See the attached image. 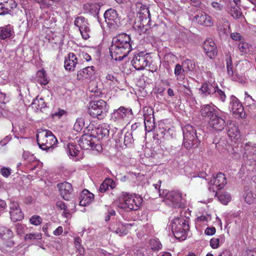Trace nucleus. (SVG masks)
Returning a JSON list of instances; mask_svg holds the SVG:
<instances>
[{
    "mask_svg": "<svg viewBox=\"0 0 256 256\" xmlns=\"http://www.w3.org/2000/svg\"><path fill=\"white\" fill-rule=\"evenodd\" d=\"M132 42L130 36L125 33L119 34L113 38L110 48L112 58L115 60H122L132 50Z\"/></svg>",
    "mask_w": 256,
    "mask_h": 256,
    "instance_id": "f257e3e1",
    "label": "nucleus"
},
{
    "mask_svg": "<svg viewBox=\"0 0 256 256\" xmlns=\"http://www.w3.org/2000/svg\"><path fill=\"white\" fill-rule=\"evenodd\" d=\"M142 202V198L136 194L122 192L117 202L118 207L130 210H138Z\"/></svg>",
    "mask_w": 256,
    "mask_h": 256,
    "instance_id": "f03ea898",
    "label": "nucleus"
},
{
    "mask_svg": "<svg viewBox=\"0 0 256 256\" xmlns=\"http://www.w3.org/2000/svg\"><path fill=\"white\" fill-rule=\"evenodd\" d=\"M39 148L43 150H52L58 143V140L52 132L48 130L39 132L36 134Z\"/></svg>",
    "mask_w": 256,
    "mask_h": 256,
    "instance_id": "7ed1b4c3",
    "label": "nucleus"
},
{
    "mask_svg": "<svg viewBox=\"0 0 256 256\" xmlns=\"http://www.w3.org/2000/svg\"><path fill=\"white\" fill-rule=\"evenodd\" d=\"M169 226L176 238L180 240L186 239L189 228L188 222L186 219L182 218H175L171 222Z\"/></svg>",
    "mask_w": 256,
    "mask_h": 256,
    "instance_id": "20e7f679",
    "label": "nucleus"
},
{
    "mask_svg": "<svg viewBox=\"0 0 256 256\" xmlns=\"http://www.w3.org/2000/svg\"><path fill=\"white\" fill-rule=\"evenodd\" d=\"M109 106L102 100H92L89 103L88 112L90 116L98 119L103 118L108 112Z\"/></svg>",
    "mask_w": 256,
    "mask_h": 256,
    "instance_id": "39448f33",
    "label": "nucleus"
},
{
    "mask_svg": "<svg viewBox=\"0 0 256 256\" xmlns=\"http://www.w3.org/2000/svg\"><path fill=\"white\" fill-rule=\"evenodd\" d=\"M184 147L189 150L192 148H196L200 144L198 139L196 131L190 125H186L183 128Z\"/></svg>",
    "mask_w": 256,
    "mask_h": 256,
    "instance_id": "423d86ee",
    "label": "nucleus"
},
{
    "mask_svg": "<svg viewBox=\"0 0 256 256\" xmlns=\"http://www.w3.org/2000/svg\"><path fill=\"white\" fill-rule=\"evenodd\" d=\"M185 196L179 190L168 192L164 196V202L172 208H180L184 203Z\"/></svg>",
    "mask_w": 256,
    "mask_h": 256,
    "instance_id": "0eeeda50",
    "label": "nucleus"
},
{
    "mask_svg": "<svg viewBox=\"0 0 256 256\" xmlns=\"http://www.w3.org/2000/svg\"><path fill=\"white\" fill-rule=\"evenodd\" d=\"M132 111L130 108L120 106L114 110L111 114V120L117 124L122 125L125 121L132 116Z\"/></svg>",
    "mask_w": 256,
    "mask_h": 256,
    "instance_id": "6e6552de",
    "label": "nucleus"
},
{
    "mask_svg": "<svg viewBox=\"0 0 256 256\" xmlns=\"http://www.w3.org/2000/svg\"><path fill=\"white\" fill-rule=\"evenodd\" d=\"M227 114L221 110L218 111L210 118L208 124L213 130L217 131L222 130L226 126V120Z\"/></svg>",
    "mask_w": 256,
    "mask_h": 256,
    "instance_id": "1a4fd4ad",
    "label": "nucleus"
},
{
    "mask_svg": "<svg viewBox=\"0 0 256 256\" xmlns=\"http://www.w3.org/2000/svg\"><path fill=\"white\" fill-rule=\"evenodd\" d=\"M200 90L206 96L214 94L222 102L226 100V96L224 92L219 89L215 84L204 82L202 84Z\"/></svg>",
    "mask_w": 256,
    "mask_h": 256,
    "instance_id": "9d476101",
    "label": "nucleus"
},
{
    "mask_svg": "<svg viewBox=\"0 0 256 256\" xmlns=\"http://www.w3.org/2000/svg\"><path fill=\"white\" fill-rule=\"evenodd\" d=\"M226 184L225 175L222 172L213 174V178L210 183L209 190L214 192L222 189Z\"/></svg>",
    "mask_w": 256,
    "mask_h": 256,
    "instance_id": "9b49d317",
    "label": "nucleus"
},
{
    "mask_svg": "<svg viewBox=\"0 0 256 256\" xmlns=\"http://www.w3.org/2000/svg\"><path fill=\"white\" fill-rule=\"evenodd\" d=\"M148 58V54H145L144 52L135 54L132 60V64L136 70H142L150 63Z\"/></svg>",
    "mask_w": 256,
    "mask_h": 256,
    "instance_id": "f8f14e48",
    "label": "nucleus"
},
{
    "mask_svg": "<svg viewBox=\"0 0 256 256\" xmlns=\"http://www.w3.org/2000/svg\"><path fill=\"white\" fill-rule=\"evenodd\" d=\"M244 158L248 164L252 165L256 162V144H246L244 148Z\"/></svg>",
    "mask_w": 256,
    "mask_h": 256,
    "instance_id": "ddd939ff",
    "label": "nucleus"
},
{
    "mask_svg": "<svg viewBox=\"0 0 256 256\" xmlns=\"http://www.w3.org/2000/svg\"><path fill=\"white\" fill-rule=\"evenodd\" d=\"M74 24L78 28L82 38L84 40L88 39L90 36V30L87 20L83 16H79L76 18Z\"/></svg>",
    "mask_w": 256,
    "mask_h": 256,
    "instance_id": "4468645a",
    "label": "nucleus"
},
{
    "mask_svg": "<svg viewBox=\"0 0 256 256\" xmlns=\"http://www.w3.org/2000/svg\"><path fill=\"white\" fill-rule=\"evenodd\" d=\"M193 20L198 24L206 27H211L214 25L212 18L203 11H197L194 16Z\"/></svg>",
    "mask_w": 256,
    "mask_h": 256,
    "instance_id": "2eb2a0df",
    "label": "nucleus"
},
{
    "mask_svg": "<svg viewBox=\"0 0 256 256\" xmlns=\"http://www.w3.org/2000/svg\"><path fill=\"white\" fill-rule=\"evenodd\" d=\"M154 110L151 108H145L144 110L145 130L147 132H150L154 130Z\"/></svg>",
    "mask_w": 256,
    "mask_h": 256,
    "instance_id": "dca6fc26",
    "label": "nucleus"
},
{
    "mask_svg": "<svg viewBox=\"0 0 256 256\" xmlns=\"http://www.w3.org/2000/svg\"><path fill=\"white\" fill-rule=\"evenodd\" d=\"M94 138L91 134L83 135L79 140V146L84 150L94 149L96 147L101 148L100 146L95 144Z\"/></svg>",
    "mask_w": 256,
    "mask_h": 256,
    "instance_id": "f3484780",
    "label": "nucleus"
},
{
    "mask_svg": "<svg viewBox=\"0 0 256 256\" xmlns=\"http://www.w3.org/2000/svg\"><path fill=\"white\" fill-rule=\"evenodd\" d=\"M231 110L236 116L240 118H243L245 116L244 108L239 100L234 96H230V103Z\"/></svg>",
    "mask_w": 256,
    "mask_h": 256,
    "instance_id": "a211bd4d",
    "label": "nucleus"
},
{
    "mask_svg": "<svg viewBox=\"0 0 256 256\" xmlns=\"http://www.w3.org/2000/svg\"><path fill=\"white\" fill-rule=\"evenodd\" d=\"M110 126L107 124H102L92 130L91 134L94 138L102 139L110 134Z\"/></svg>",
    "mask_w": 256,
    "mask_h": 256,
    "instance_id": "6ab92c4d",
    "label": "nucleus"
},
{
    "mask_svg": "<svg viewBox=\"0 0 256 256\" xmlns=\"http://www.w3.org/2000/svg\"><path fill=\"white\" fill-rule=\"evenodd\" d=\"M22 158L26 161L24 164L32 170H35L38 166H40V168L42 166V164L40 163L33 154H30L28 152L23 153Z\"/></svg>",
    "mask_w": 256,
    "mask_h": 256,
    "instance_id": "aec40b11",
    "label": "nucleus"
},
{
    "mask_svg": "<svg viewBox=\"0 0 256 256\" xmlns=\"http://www.w3.org/2000/svg\"><path fill=\"white\" fill-rule=\"evenodd\" d=\"M204 50L208 56L213 58L217 54V48L213 40L211 38L206 39L204 42Z\"/></svg>",
    "mask_w": 256,
    "mask_h": 256,
    "instance_id": "412c9836",
    "label": "nucleus"
},
{
    "mask_svg": "<svg viewBox=\"0 0 256 256\" xmlns=\"http://www.w3.org/2000/svg\"><path fill=\"white\" fill-rule=\"evenodd\" d=\"M60 194L65 200H68L71 196L72 192V186L67 182H64L58 184Z\"/></svg>",
    "mask_w": 256,
    "mask_h": 256,
    "instance_id": "4be33fe9",
    "label": "nucleus"
},
{
    "mask_svg": "<svg viewBox=\"0 0 256 256\" xmlns=\"http://www.w3.org/2000/svg\"><path fill=\"white\" fill-rule=\"evenodd\" d=\"M14 27L11 24H7L0 27V40L11 39L14 36Z\"/></svg>",
    "mask_w": 256,
    "mask_h": 256,
    "instance_id": "5701e85b",
    "label": "nucleus"
},
{
    "mask_svg": "<svg viewBox=\"0 0 256 256\" xmlns=\"http://www.w3.org/2000/svg\"><path fill=\"white\" fill-rule=\"evenodd\" d=\"M78 64V58L74 53L70 52L64 60V68L68 71H74Z\"/></svg>",
    "mask_w": 256,
    "mask_h": 256,
    "instance_id": "b1692460",
    "label": "nucleus"
},
{
    "mask_svg": "<svg viewBox=\"0 0 256 256\" xmlns=\"http://www.w3.org/2000/svg\"><path fill=\"white\" fill-rule=\"evenodd\" d=\"M226 64L228 74L230 76L232 80L242 82L240 76L232 70V60L230 56H226Z\"/></svg>",
    "mask_w": 256,
    "mask_h": 256,
    "instance_id": "393cba45",
    "label": "nucleus"
},
{
    "mask_svg": "<svg viewBox=\"0 0 256 256\" xmlns=\"http://www.w3.org/2000/svg\"><path fill=\"white\" fill-rule=\"evenodd\" d=\"M94 195L87 190H83L80 196V205L86 206L89 205L94 200Z\"/></svg>",
    "mask_w": 256,
    "mask_h": 256,
    "instance_id": "a878e982",
    "label": "nucleus"
},
{
    "mask_svg": "<svg viewBox=\"0 0 256 256\" xmlns=\"http://www.w3.org/2000/svg\"><path fill=\"white\" fill-rule=\"evenodd\" d=\"M94 66H87L78 72L77 78L78 80H89L94 74Z\"/></svg>",
    "mask_w": 256,
    "mask_h": 256,
    "instance_id": "bb28decb",
    "label": "nucleus"
},
{
    "mask_svg": "<svg viewBox=\"0 0 256 256\" xmlns=\"http://www.w3.org/2000/svg\"><path fill=\"white\" fill-rule=\"evenodd\" d=\"M218 112V110L215 106L212 104H208L202 106L200 113L202 116L208 117L210 119Z\"/></svg>",
    "mask_w": 256,
    "mask_h": 256,
    "instance_id": "cd10ccee",
    "label": "nucleus"
},
{
    "mask_svg": "<svg viewBox=\"0 0 256 256\" xmlns=\"http://www.w3.org/2000/svg\"><path fill=\"white\" fill-rule=\"evenodd\" d=\"M131 225L128 224H124L118 222L115 226L112 225L110 228L112 231L118 234L120 236L126 235L128 232V228Z\"/></svg>",
    "mask_w": 256,
    "mask_h": 256,
    "instance_id": "c85d7f7f",
    "label": "nucleus"
},
{
    "mask_svg": "<svg viewBox=\"0 0 256 256\" xmlns=\"http://www.w3.org/2000/svg\"><path fill=\"white\" fill-rule=\"evenodd\" d=\"M106 22L108 24H113L116 23L118 20L117 12L114 10L110 8L106 11L104 14Z\"/></svg>",
    "mask_w": 256,
    "mask_h": 256,
    "instance_id": "c756f323",
    "label": "nucleus"
},
{
    "mask_svg": "<svg viewBox=\"0 0 256 256\" xmlns=\"http://www.w3.org/2000/svg\"><path fill=\"white\" fill-rule=\"evenodd\" d=\"M100 5L97 3H87L84 5L83 8L86 13H89L94 16H98L100 10Z\"/></svg>",
    "mask_w": 256,
    "mask_h": 256,
    "instance_id": "7c9ffc66",
    "label": "nucleus"
},
{
    "mask_svg": "<svg viewBox=\"0 0 256 256\" xmlns=\"http://www.w3.org/2000/svg\"><path fill=\"white\" fill-rule=\"evenodd\" d=\"M228 130V134L232 140H238L240 137L238 128L234 124L230 123Z\"/></svg>",
    "mask_w": 256,
    "mask_h": 256,
    "instance_id": "2f4dec72",
    "label": "nucleus"
},
{
    "mask_svg": "<svg viewBox=\"0 0 256 256\" xmlns=\"http://www.w3.org/2000/svg\"><path fill=\"white\" fill-rule=\"evenodd\" d=\"M242 196L245 202L248 204L256 202V192H252L250 189L245 188Z\"/></svg>",
    "mask_w": 256,
    "mask_h": 256,
    "instance_id": "473e14b6",
    "label": "nucleus"
},
{
    "mask_svg": "<svg viewBox=\"0 0 256 256\" xmlns=\"http://www.w3.org/2000/svg\"><path fill=\"white\" fill-rule=\"evenodd\" d=\"M116 183L114 180L110 178H106L100 186L98 190L100 192H104L109 188L113 189L116 186Z\"/></svg>",
    "mask_w": 256,
    "mask_h": 256,
    "instance_id": "72a5a7b5",
    "label": "nucleus"
},
{
    "mask_svg": "<svg viewBox=\"0 0 256 256\" xmlns=\"http://www.w3.org/2000/svg\"><path fill=\"white\" fill-rule=\"evenodd\" d=\"M120 76L115 72H110L106 74V82L112 86H117L119 83Z\"/></svg>",
    "mask_w": 256,
    "mask_h": 256,
    "instance_id": "f704fd0d",
    "label": "nucleus"
},
{
    "mask_svg": "<svg viewBox=\"0 0 256 256\" xmlns=\"http://www.w3.org/2000/svg\"><path fill=\"white\" fill-rule=\"evenodd\" d=\"M244 104L252 110L256 111V100L247 92H244Z\"/></svg>",
    "mask_w": 256,
    "mask_h": 256,
    "instance_id": "c9c22d12",
    "label": "nucleus"
},
{
    "mask_svg": "<svg viewBox=\"0 0 256 256\" xmlns=\"http://www.w3.org/2000/svg\"><path fill=\"white\" fill-rule=\"evenodd\" d=\"M36 78L38 82L41 85H46L49 82L46 72L44 70H40L37 72Z\"/></svg>",
    "mask_w": 256,
    "mask_h": 256,
    "instance_id": "e433bc0d",
    "label": "nucleus"
},
{
    "mask_svg": "<svg viewBox=\"0 0 256 256\" xmlns=\"http://www.w3.org/2000/svg\"><path fill=\"white\" fill-rule=\"evenodd\" d=\"M184 72V70L182 66L178 64L175 66L174 74L178 80L182 81L184 79L185 76Z\"/></svg>",
    "mask_w": 256,
    "mask_h": 256,
    "instance_id": "4c0bfd02",
    "label": "nucleus"
},
{
    "mask_svg": "<svg viewBox=\"0 0 256 256\" xmlns=\"http://www.w3.org/2000/svg\"><path fill=\"white\" fill-rule=\"evenodd\" d=\"M32 106L33 108L36 110H42L46 106V104L43 98L38 96L33 100Z\"/></svg>",
    "mask_w": 256,
    "mask_h": 256,
    "instance_id": "58836bf2",
    "label": "nucleus"
},
{
    "mask_svg": "<svg viewBox=\"0 0 256 256\" xmlns=\"http://www.w3.org/2000/svg\"><path fill=\"white\" fill-rule=\"evenodd\" d=\"M110 132H112V138L116 144H120L122 142V132L121 130L114 128V130H112Z\"/></svg>",
    "mask_w": 256,
    "mask_h": 256,
    "instance_id": "ea45409f",
    "label": "nucleus"
},
{
    "mask_svg": "<svg viewBox=\"0 0 256 256\" xmlns=\"http://www.w3.org/2000/svg\"><path fill=\"white\" fill-rule=\"evenodd\" d=\"M238 48L240 52L244 54L249 52L252 49V45L246 42L244 39L240 42Z\"/></svg>",
    "mask_w": 256,
    "mask_h": 256,
    "instance_id": "a19ab883",
    "label": "nucleus"
},
{
    "mask_svg": "<svg viewBox=\"0 0 256 256\" xmlns=\"http://www.w3.org/2000/svg\"><path fill=\"white\" fill-rule=\"evenodd\" d=\"M67 152L72 156H76L79 153V148L73 143H69L66 148Z\"/></svg>",
    "mask_w": 256,
    "mask_h": 256,
    "instance_id": "79ce46f5",
    "label": "nucleus"
},
{
    "mask_svg": "<svg viewBox=\"0 0 256 256\" xmlns=\"http://www.w3.org/2000/svg\"><path fill=\"white\" fill-rule=\"evenodd\" d=\"M10 218L14 222L20 221L23 218L24 215L20 208L14 211H10Z\"/></svg>",
    "mask_w": 256,
    "mask_h": 256,
    "instance_id": "37998d69",
    "label": "nucleus"
},
{
    "mask_svg": "<svg viewBox=\"0 0 256 256\" xmlns=\"http://www.w3.org/2000/svg\"><path fill=\"white\" fill-rule=\"evenodd\" d=\"M212 220V216L208 214H202L196 218L197 224L207 225Z\"/></svg>",
    "mask_w": 256,
    "mask_h": 256,
    "instance_id": "c03bdc74",
    "label": "nucleus"
},
{
    "mask_svg": "<svg viewBox=\"0 0 256 256\" xmlns=\"http://www.w3.org/2000/svg\"><path fill=\"white\" fill-rule=\"evenodd\" d=\"M183 68L188 71H192L195 67V62L194 60L190 59H186L182 62Z\"/></svg>",
    "mask_w": 256,
    "mask_h": 256,
    "instance_id": "a18cd8bd",
    "label": "nucleus"
},
{
    "mask_svg": "<svg viewBox=\"0 0 256 256\" xmlns=\"http://www.w3.org/2000/svg\"><path fill=\"white\" fill-rule=\"evenodd\" d=\"M13 236L10 230L5 227L0 228V236L4 239L11 238Z\"/></svg>",
    "mask_w": 256,
    "mask_h": 256,
    "instance_id": "49530a36",
    "label": "nucleus"
},
{
    "mask_svg": "<svg viewBox=\"0 0 256 256\" xmlns=\"http://www.w3.org/2000/svg\"><path fill=\"white\" fill-rule=\"evenodd\" d=\"M166 128H164V124L163 122H160L158 124V127L156 128V133L158 136L161 138H164L166 135Z\"/></svg>",
    "mask_w": 256,
    "mask_h": 256,
    "instance_id": "de8ad7c7",
    "label": "nucleus"
},
{
    "mask_svg": "<svg viewBox=\"0 0 256 256\" xmlns=\"http://www.w3.org/2000/svg\"><path fill=\"white\" fill-rule=\"evenodd\" d=\"M180 89L182 92L188 98H191L192 96V93L190 88L187 83L186 84H183L180 86Z\"/></svg>",
    "mask_w": 256,
    "mask_h": 256,
    "instance_id": "09e8293b",
    "label": "nucleus"
},
{
    "mask_svg": "<svg viewBox=\"0 0 256 256\" xmlns=\"http://www.w3.org/2000/svg\"><path fill=\"white\" fill-rule=\"evenodd\" d=\"M230 14L235 19L240 18L242 16V13L239 6L232 7L230 10Z\"/></svg>",
    "mask_w": 256,
    "mask_h": 256,
    "instance_id": "8fccbe9b",
    "label": "nucleus"
},
{
    "mask_svg": "<svg viewBox=\"0 0 256 256\" xmlns=\"http://www.w3.org/2000/svg\"><path fill=\"white\" fill-rule=\"evenodd\" d=\"M5 10L8 11V14H10L12 10L16 8L17 4L14 0H8L5 2L3 3Z\"/></svg>",
    "mask_w": 256,
    "mask_h": 256,
    "instance_id": "3c124183",
    "label": "nucleus"
},
{
    "mask_svg": "<svg viewBox=\"0 0 256 256\" xmlns=\"http://www.w3.org/2000/svg\"><path fill=\"white\" fill-rule=\"evenodd\" d=\"M122 141L126 146H130L134 141L132 132H126Z\"/></svg>",
    "mask_w": 256,
    "mask_h": 256,
    "instance_id": "603ef678",
    "label": "nucleus"
},
{
    "mask_svg": "<svg viewBox=\"0 0 256 256\" xmlns=\"http://www.w3.org/2000/svg\"><path fill=\"white\" fill-rule=\"evenodd\" d=\"M84 126V120L82 118H78L76 119L74 126V129L76 132H80Z\"/></svg>",
    "mask_w": 256,
    "mask_h": 256,
    "instance_id": "864d4df0",
    "label": "nucleus"
},
{
    "mask_svg": "<svg viewBox=\"0 0 256 256\" xmlns=\"http://www.w3.org/2000/svg\"><path fill=\"white\" fill-rule=\"evenodd\" d=\"M150 246L153 250H158L162 248V244L157 238H153L150 240Z\"/></svg>",
    "mask_w": 256,
    "mask_h": 256,
    "instance_id": "5fc2aeb1",
    "label": "nucleus"
},
{
    "mask_svg": "<svg viewBox=\"0 0 256 256\" xmlns=\"http://www.w3.org/2000/svg\"><path fill=\"white\" fill-rule=\"evenodd\" d=\"M219 200L224 204H226L231 200L230 195L228 192H224L218 196Z\"/></svg>",
    "mask_w": 256,
    "mask_h": 256,
    "instance_id": "6e6d98bb",
    "label": "nucleus"
},
{
    "mask_svg": "<svg viewBox=\"0 0 256 256\" xmlns=\"http://www.w3.org/2000/svg\"><path fill=\"white\" fill-rule=\"evenodd\" d=\"M29 221L30 224L36 226H38L42 223V220L40 216L34 215L30 218Z\"/></svg>",
    "mask_w": 256,
    "mask_h": 256,
    "instance_id": "4d7b16f0",
    "label": "nucleus"
},
{
    "mask_svg": "<svg viewBox=\"0 0 256 256\" xmlns=\"http://www.w3.org/2000/svg\"><path fill=\"white\" fill-rule=\"evenodd\" d=\"M224 240L222 236H220V238H214L210 240V245L212 248H216L219 246L220 242H222Z\"/></svg>",
    "mask_w": 256,
    "mask_h": 256,
    "instance_id": "13d9d810",
    "label": "nucleus"
},
{
    "mask_svg": "<svg viewBox=\"0 0 256 256\" xmlns=\"http://www.w3.org/2000/svg\"><path fill=\"white\" fill-rule=\"evenodd\" d=\"M74 243L76 250L79 252V253L80 254H82L84 252V249L81 246V239L80 237H76L74 238Z\"/></svg>",
    "mask_w": 256,
    "mask_h": 256,
    "instance_id": "bf43d9fd",
    "label": "nucleus"
},
{
    "mask_svg": "<svg viewBox=\"0 0 256 256\" xmlns=\"http://www.w3.org/2000/svg\"><path fill=\"white\" fill-rule=\"evenodd\" d=\"M42 234L39 232L28 234L26 235L25 240H40L42 238Z\"/></svg>",
    "mask_w": 256,
    "mask_h": 256,
    "instance_id": "052dcab7",
    "label": "nucleus"
},
{
    "mask_svg": "<svg viewBox=\"0 0 256 256\" xmlns=\"http://www.w3.org/2000/svg\"><path fill=\"white\" fill-rule=\"evenodd\" d=\"M88 89L90 92L94 93L96 96H98L101 94L100 89L97 88L94 82L89 86Z\"/></svg>",
    "mask_w": 256,
    "mask_h": 256,
    "instance_id": "680f3d73",
    "label": "nucleus"
},
{
    "mask_svg": "<svg viewBox=\"0 0 256 256\" xmlns=\"http://www.w3.org/2000/svg\"><path fill=\"white\" fill-rule=\"evenodd\" d=\"M0 174L4 178H8L12 174V170L8 167H2L0 170Z\"/></svg>",
    "mask_w": 256,
    "mask_h": 256,
    "instance_id": "e2e57ef3",
    "label": "nucleus"
},
{
    "mask_svg": "<svg viewBox=\"0 0 256 256\" xmlns=\"http://www.w3.org/2000/svg\"><path fill=\"white\" fill-rule=\"evenodd\" d=\"M16 232L18 234H22L25 232L26 229V226L21 224H18L16 225Z\"/></svg>",
    "mask_w": 256,
    "mask_h": 256,
    "instance_id": "0e129e2a",
    "label": "nucleus"
},
{
    "mask_svg": "<svg viewBox=\"0 0 256 256\" xmlns=\"http://www.w3.org/2000/svg\"><path fill=\"white\" fill-rule=\"evenodd\" d=\"M116 214V212L114 210L112 209L108 208V212L106 213V216H105V220L108 221L110 220L111 216H114Z\"/></svg>",
    "mask_w": 256,
    "mask_h": 256,
    "instance_id": "69168bd1",
    "label": "nucleus"
},
{
    "mask_svg": "<svg viewBox=\"0 0 256 256\" xmlns=\"http://www.w3.org/2000/svg\"><path fill=\"white\" fill-rule=\"evenodd\" d=\"M230 38L232 40L235 41L241 42L244 40L240 34L238 32H233L230 34Z\"/></svg>",
    "mask_w": 256,
    "mask_h": 256,
    "instance_id": "338daca9",
    "label": "nucleus"
},
{
    "mask_svg": "<svg viewBox=\"0 0 256 256\" xmlns=\"http://www.w3.org/2000/svg\"><path fill=\"white\" fill-rule=\"evenodd\" d=\"M216 230L214 227H208L204 231V234L208 236H212L216 233Z\"/></svg>",
    "mask_w": 256,
    "mask_h": 256,
    "instance_id": "774afa93",
    "label": "nucleus"
}]
</instances>
